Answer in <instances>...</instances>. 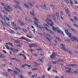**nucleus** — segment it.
<instances>
[{
  "mask_svg": "<svg viewBox=\"0 0 78 78\" xmlns=\"http://www.w3.org/2000/svg\"><path fill=\"white\" fill-rule=\"evenodd\" d=\"M8 44L9 45H10V46H11V45H12V44H11V43L10 42L8 43Z\"/></svg>",
  "mask_w": 78,
  "mask_h": 78,
  "instance_id": "a18cd8bd",
  "label": "nucleus"
},
{
  "mask_svg": "<svg viewBox=\"0 0 78 78\" xmlns=\"http://www.w3.org/2000/svg\"><path fill=\"white\" fill-rule=\"evenodd\" d=\"M15 69L16 70H17V71H18V72L19 71H20V70H19V69L17 68H15Z\"/></svg>",
  "mask_w": 78,
  "mask_h": 78,
  "instance_id": "4d7b16f0",
  "label": "nucleus"
},
{
  "mask_svg": "<svg viewBox=\"0 0 78 78\" xmlns=\"http://www.w3.org/2000/svg\"><path fill=\"white\" fill-rule=\"evenodd\" d=\"M32 71H34V70H37V69L36 68L33 69H32Z\"/></svg>",
  "mask_w": 78,
  "mask_h": 78,
  "instance_id": "603ef678",
  "label": "nucleus"
},
{
  "mask_svg": "<svg viewBox=\"0 0 78 78\" xmlns=\"http://www.w3.org/2000/svg\"><path fill=\"white\" fill-rule=\"evenodd\" d=\"M16 34H17V35H21V34L19 33V32H17L16 33Z\"/></svg>",
  "mask_w": 78,
  "mask_h": 78,
  "instance_id": "774afa93",
  "label": "nucleus"
},
{
  "mask_svg": "<svg viewBox=\"0 0 78 78\" xmlns=\"http://www.w3.org/2000/svg\"><path fill=\"white\" fill-rule=\"evenodd\" d=\"M36 45V44H30L29 47H30V48H31L32 47H35Z\"/></svg>",
  "mask_w": 78,
  "mask_h": 78,
  "instance_id": "9d476101",
  "label": "nucleus"
},
{
  "mask_svg": "<svg viewBox=\"0 0 78 78\" xmlns=\"http://www.w3.org/2000/svg\"><path fill=\"white\" fill-rule=\"evenodd\" d=\"M15 51H16V52H18V51H19V50L17 49H16L15 50Z\"/></svg>",
  "mask_w": 78,
  "mask_h": 78,
  "instance_id": "09e8293b",
  "label": "nucleus"
},
{
  "mask_svg": "<svg viewBox=\"0 0 78 78\" xmlns=\"http://www.w3.org/2000/svg\"><path fill=\"white\" fill-rule=\"evenodd\" d=\"M11 59L12 60H15V61H16V59L15 58H12Z\"/></svg>",
  "mask_w": 78,
  "mask_h": 78,
  "instance_id": "e2e57ef3",
  "label": "nucleus"
},
{
  "mask_svg": "<svg viewBox=\"0 0 78 78\" xmlns=\"http://www.w3.org/2000/svg\"><path fill=\"white\" fill-rule=\"evenodd\" d=\"M66 25H67V27H69V28H70V29H72V28L71 27H70V26L68 24H67V23H66Z\"/></svg>",
  "mask_w": 78,
  "mask_h": 78,
  "instance_id": "bb28decb",
  "label": "nucleus"
},
{
  "mask_svg": "<svg viewBox=\"0 0 78 78\" xmlns=\"http://www.w3.org/2000/svg\"><path fill=\"white\" fill-rule=\"evenodd\" d=\"M70 39L69 38H67V40H65V42H66L67 43L69 42H70Z\"/></svg>",
  "mask_w": 78,
  "mask_h": 78,
  "instance_id": "aec40b11",
  "label": "nucleus"
},
{
  "mask_svg": "<svg viewBox=\"0 0 78 78\" xmlns=\"http://www.w3.org/2000/svg\"><path fill=\"white\" fill-rule=\"evenodd\" d=\"M47 35V36H48V37H51V36H50V34H46Z\"/></svg>",
  "mask_w": 78,
  "mask_h": 78,
  "instance_id": "8fccbe9b",
  "label": "nucleus"
},
{
  "mask_svg": "<svg viewBox=\"0 0 78 78\" xmlns=\"http://www.w3.org/2000/svg\"><path fill=\"white\" fill-rule=\"evenodd\" d=\"M57 56V53L56 52H53L50 56V58L53 59H55Z\"/></svg>",
  "mask_w": 78,
  "mask_h": 78,
  "instance_id": "7ed1b4c3",
  "label": "nucleus"
},
{
  "mask_svg": "<svg viewBox=\"0 0 78 78\" xmlns=\"http://www.w3.org/2000/svg\"><path fill=\"white\" fill-rule=\"evenodd\" d=\"M25 41H27V42H29V41H30V40L28 39H27L26 38V40H25Z\"/></svg>",
  "mask_w": 78,
  "mask_h": 78,
  "instance_id": "0e129e2a",
  "label": "nucleus"
},
{
  "mask_svg": "<svg viewBox=\"0 0 78 78\" xmlns=\"http://www.w3.org/2000/svg\"><path fill=\"white\" fill-rule=\"evenodd\" d=\"M13 73L14 74V75H17L18 74V73H17V72L16 71H14L13 72Z\"/></svg>",
  "mask_w": 78,
  "mask_h": 78,
  "instance_id": "412c9836",
  "label": "nucleus"
},
{
  "mask_svg": "<svg viewBox=\"0 0 78 78\" xmlns=\"http://www.w3.org/2000/svg\"><path fill=\"white\" fill-rule=\"evenodd\" d=\"M68 36L71 38L72 37V34L68 33L67 34Z\"/></svg>",
  "mask_w": 78,
  "mask_h": 78,
  "instance_id": "dca6fc26",
  "label": "nucleus"
},
{
  "mask_svg": "<svg viewBox=\"0 0 78 78\" xmlns=\"http://www.w3.org/2000/svg\"><path fill=\"white\" fill-rule=\"evenodd\" d=\"M36 51H41L42 50V49H36Z\"/></svg>",
  "mask_w": 78,
  "mask_h": 78,
  "instance_id": "49530a36",
  "label": "nucleus"
},
{
  "mask_svg": "<svg viewBox=\"0 0 78 78\" xmlns=\"http://www.w3.org/2000/svg\"><path fill=\"white\" fill-rule=\"evenodd\" d=\"M70 67H73L74 66H76L77 67V65L76 64H70L69 65Z\"/></svg>",
  "mask_w": 78,
  "mask_h": 78,
  "instance_id": "9b49d317",
  "label": "nucleus"
},
{
  "mask_svg": "<svg viewBox=\"0 0 78 78\" xmlns=\"http://www.w3.org/2000/svg\"><path fill=\"white\" fill-rule=\"evenodd\" d=\"M11 24L12 25H13V26H14L15 27H16V24L14 23V22H11Z\"/></svg>",
  "mask_w": 78,
  "mask_h": 78,
  "instance_id": "c9c22d12",
  "label": "nucleus"
},
{
  "mask_svg": "<svg viewBox=\"0 0 78 78\" xmlns=\"http://www.w3.org/2000/svg\"><path fill=\"white\" fill-rule=\"evenodd\" d=\"M34 23L35 24L36 26L37 27V28H39L40 29H41V30H44V27L39 25H38V23H36V22L35 21H34Z\"/></svg>",
  "mask_w": 78,
  "mask_h": 78,
  "instance_id": "20e7f679",
  "label": "nucleus"
},
{
  "mask_svg": "<svg viewBox=\"0 0 78 78\" xmlns=\"http://www.w3.org/2000/svg\"><path fill=\"white\" fill-rule=\"evenodd\" d=\"M52 63H53V64H57V62L55 61L53 62V61H52Z\"/></svg>",
  "mask_w": 78,
  "mask_h": 78,
  "instance_id": "7c9ffc66",
  "label": "nucleus"
},
{
  "mask_svg": "<svg viewBox=\"0 0 78 78\" xmlns=\"http://www.w3.org/2000/svg\"><path fill=\"white\" fill-rule=\"evenodd\" d=\"M56 39H57V40H58V41H59L60 42H62L61 40V39H60L58 37H56Z\"/></svg>",
  "mask_w": 78,
  "mask_h": 78,
  "instance_id": "473e14b6",
  "label": "nucleus"
},
{
  "mask_svg": "<svg viewBox=\"0 0 78 78\" xmlns=\"http://www.w3.org/2000/svg\"><path fill=\"white\" fill-rule=\"evenodd\" d=\"M2 18V19L3 20H4V21H5V18H4V17L3 16L1 15L0 16Z\"/></svg>",
  "mask_w": 78,
  "mask_h": 78,
  "instance_id": "a211bd4d",
  "label": "nucleus"
},
{
  "mask_svg": "<svg viewBox=\"0 0 78 78\" xmlns=\"http://www.w3.org/2000/svg\"><path fill=\"white\" fill-rule=\"evenodd\" d=\"M65 32L66 34H67L68 33H69V31H68V30H65Z\"/></svg>",
  "mask_w": 78,
  "mask_h": 78,
  "instance_id": "e433bc0d",
  "label": "nucleus"
},
{
  "mask_svg": "<svg viewBox=\"0 0 78 78\" xmlns=\"http://www.w3.org/2000/svg\"><path fill=\"white\" fill-rule=\"evenodd\" d=\"M37 61H38V62H42V61L41 60V59H38Z\"/></svg>",
  "mask_w": 78,
  "mask_h": 78,
  "instance_id": "864d4df0",
  "label": "nucleus"
},
{
  "mask_svg": "<svg viewBox=\"0 0 78 78\" xmlns=\"http://www.w3.org/2000/svg\"><path fill=\"white\" fill-rule=\"evenodd\" d=\"M44 9H46V10L48 11V8H47V7L45 5L44 6Z\"/></svg>",
  "mask_w": 78,
  "mask_h": 78,
  "instance_id": "4be33fe9",
  "label": "nucleus"
},
{
  "mask_svg": "<svg viewBox=\"0 0 78 78\" xmlns=\"http://www.w3.org/2000/svg\"><path fill=\"white\" fill-rule=\"evenodd\" d=\"M50 6L51 7H55V5L51 4H50Z\"/></svg>",
  "mask_w": 78,
  "mask_h": 78,
  "instance_id": "5fc2aeb1",
  "label": "nucleus"
},
{
  "mask_svg": "<svg viewBox=\"0 0 78 78\" xmlns=\"http://www.w3.org/2000/svg\"><path fill=\"white\" fill-rule=\"evenodd\" d=\"M75 40L76 41V42H78V39H77V38H75Z\"/></svg>",
  "mask_w": 78,
  "mask_h": 78,
  "instance_id": "052dcab7",
  "label": "nucleus"
},
{
  "mask_svg": "<svg viewBox=\"0 0 78 78\" xmlns=\"http://www.w3.org/2000/svg\"><path fill=\"white\" fill-rule=\"evenodd\" d=\"M14 42L16 44H19V43L20 42V40H16L14 41Z\"/></svg>",
  "mask_w": 78,
  "mask_h": 78,
  "instance_id": "2eb2a0df",
  "label": "nucleus"
},
{
  "mask_svg": "<svg viewBox=\"0 0 78 78\" xmlns=\"http://www.w3.org/2000/svg\"><path fill=\"white\" fill-rule=\"evenodd\" d=\"M70 20L73 22H75V20H74L72 19H70Z\"/></svg>",
  "mask_w": 78,
  "mask_h": 78,
  "instance_id": "338daca9",
  "label": "nucleus"
},
{
  "mask_svg": "<svg viewBox=\"0 0 78 78\" xmlns=\"http://www.w3.org/2000/svg\"><path fill=\"white\" fill-rule=\"evenodd\" d=\"M4 6L5 7L4 8V9H5V11L9 12H10V11L9 10H10L11 11H12V9L11 7L9 6V5H6ZM7 8H8L9 10Z\"/></svg>",
  "mask_w": 78,
  "mask_h": 78,
  "instance_id": "f257e3e1",
  "label": "nucleus"
},
{
  "mask_svg": "<svg viewBox=\"0 0 78 78\" xmlns=\"http://www.w3.org/2000/svg\"><path fill=\"white\" fill-rule=\"evenodd\" d=\"M45 39H47L48 41H49V42H51V40H50V39L48 38V37H45Z\"/></svg>",
  "mask_w": 78,
  "mask_h": 78,
  "instance_id": "4c0bfd02",
  "label": "nucleus"
},
{
  "mask_svg": "<svg viewBox=\"0 0 78 78\" xmlns=\"http://www.w3.org/2000/svg\"><path fill=\"white\" fill-rule=\"evenodd\" d=\"M33 19L34 20H35V21H36V22H37V23H39V21L38 20H37V18H36L34 17H33Z\"/></svg>",
  "mask_w": 78,
  "mask_h": 78,
  "instance_id": "6e6552de",
  "label": "nucleus"
},
{
  "mask_svg": "<svg viewBox=\"0 0 78 78\" xmlns=\"http://www.w3.org/2000/svg\"><path fill=\"white\" fill-rule=\"evenodd\" d=\"M44 28L46 30L48 31L50 33H51V34L54 35V34H55L53 32H52V31H51V30H49V29H48V28H47L46 27L44 26Z\"/></svg>",
  "mask_w": 78,
  "mask_h": 78,
  "instance_id": "39448f33",
  "label": "nucleus"
},
{
  "mask_svg": "<svg viewBox=\"0 0 78 78\" xmlns=\"http://www.w3.org/2000/svg\"><path fill=\"white\" fill-rule=\"evenodd\" d=\"M18 75L19 77H20L21 78H23V76H22V74H18Z\"/></svg>",
  "mask_w": 78,
  "mask_h": 78,
  "instance_id": "b1692460",
  "label": "nucleus"
},
{
  "mask_svg": "<svg viewBox=\"0 0 78 78\" xmlns=\"http://www.w3.org/2000/svg\"><path fill=\"white\" fill-rule=\"evenodd\" d=\"M24 5L26 8H28V9H31V8H30V7H29L28 5L27 4H24Z\"/></svg>",
  "mask_w": 78,
  "mask_h": 78,
  "instance_id": "4468645a",
  "label": "nucleus"
},
{
  "mask_svg": "<svg viewBox=\"0 0 78 78\" xmlns=\"http://www.w3.org/2000/svg\"><path fill=\"white\" fill-rule=\"evenodd\" d=\"M27 38L24 37H22L21 38H20V39H22V40H26V38Z\"/></svg>",
  "mask_w": 78,
  "mask_h": 78,
  "instance_id": "f3484780",
  "label": "nucleus"
},
{
  "mask_svg": "<svg viewBox=\"0 0 78 78\" xmlns=\"http://www.w3.org/2000/svg\"><path fill=\"white\" fill-rule=\"evenodd\" d=\"M23 54H21V53H20V56H23Z\"/></svg>",
  "mask_w": 78,
  "mask_h": 78,
  "instance_id": "bf43d9fd",
  "label": "nucleus"
},
{
  "mask_svg": "<svg viewBox=\"0 0 78 78\" xmlns=\"http://www.w3.org/2000/svg\"><path fill=\"white\" fill-rule=\"evenodd\" d=\"M1 22L2 23L3 25V26H4V27H6V25L4 24V23H3V21L1 20Z\"/></svg>",
  "mask_w": 78,
  "mask_h": 78,
  "instance_id": "a878e982",
  "label": "nucleus"
},
{
  "mask_svg": "<svg viewBox=\"0 0 78 78\" xmlns=\"http://www.w3.org/2000/svg\"><path fill=\"white\" fill-rule=\"evenodd\" d=\"M39 35H40L41 37H43V36H44L43 34H42L41 33H39Z\"/></svg>",
  "mask_w": 78,
  "mask_h": 78,
  "instance_id": "a19ab883",
  "label": "nucleus"
},
{
  "mask_svg": "<svg viewBox=\"0 0 78 78\" xmlns=\"http://www.w3.org/2000/svg\"><path fill=\"white\" fill-rule=\"evenodd\" d=\"M76 38V37L74 36H73L72 37H71L70 38V39L72 41H74L75 39Z\"/></svg>",
  "mask_w": 78,
  "mask_h": 78,
  "instance_id": "1a4fd4ad",
  "label": "nucleus"
},
{
  "mask_svg": "<svg viewBox=\"0 0 78 78\" xmlns=\"http://www.w3.org/2000/svg\"><path fill=\"white\" fill-rule=\"evenodd\" d=\"M28 4L29 5H30L31 7H33V4H31V3H30L29 2H28Z\"/></svg>",
  "mask_w": 78,
  "mask_h": 78,
  "instance_id": "393cba45",
  "label": "nucleus"
},
{
  "mask_svg": "<svg viewBox=\"0 0 78 78\" xmlns=\"http://www.w3.org/2000/svg\"><path fill=\"white\" fill-rule=\"evenodd\" d=\"M17 47H21V44H18L17 45Z\"/></svg>",
  "mask_w": 78,
  "mask_h": 78,
  "instance_id": "37998d69",
  "label": "nucleus"
},
{
  "mask_svg": "<svg viewBox=\"0 0 78 78\" xmlns=\"http://www.w3.org/2000/svg\"><path fill=\"white\" fill-rule=\"evenodd\" d=\"M22 30L24 32H25V33H27V31L26 30L24 29H23Z\"/></svg>",
  "mask_w": 78,
  "mask_h": 78,
  "instance_id": "58836bf2",
  "label": "nucleus"
},
{
  "mask_svg": "<svg viewBox=\"0 0 78 78\" xmlns=\"http://www.w3.org/2000/svg\"><path fill=\"white\" fill-rule=\"evenodd\" d=\"M7 50H9V47H8V45H6L5 46Z\"/></svg>",
  "mask_w": 78,
  "mask_h": 78,
  "instance_id": "c03bdc74",
  "label": "nucleus"
},
{
  "mask_svg": "<svg viewBox=\"0 0 78 78\" xmlns=\"http://www.w3.org/2000/svg\"><path fill=\"white\" fill-rule=\"evenodd\" d=\"M52 29L54 31H56V28L53 26H52Z\"/></svg>",
  "mask_w": 78,
  "mask_h": 78,
  "instance_id": "2f4dec72",
  "label": "nucleus"
},
{
  "mask_svg": "<svg viewBox=\"0 0 78 78\" xmlns=\"http://www.w3.org/2000/svg\"><path fill=\"white\" fill-rule=\"evenodd\" d=\"M15 3H17V4H18V5H19V4H20L19 2L16 1H15Z\"/></svg>",
  "mask_w": 78,
  "mask_h": 78,
  "instance_id": "3c124183",
  "label": "nucleus"
},
{
  "mask_svg": "<svg viewBox=\"0 0 78 78\" xmlns=\"http://www.w3.org/2000/svg\"><path fill=\"white\" fill-rule=\"evenodd\" d=\"M67 14H69V11L68 10V9H67L66 10Z\"/></svg>",
  "mask_w": 78,
  "mask_h": 78,
  "instance_id": "79ce46f5",
  "label": "nucleus"
},
{
  "mask_svg": "<svg viewBox=\"0 0 78 78\" xmlns=\"http://www.w3.org/2000/svg\"><path fill=\"white\" fill-rule=\"evenodd\" d=\"M37 76V75H32L31 76V78H36Z\"/></svg>",
  "mask_w": 78,
  "mask_h": 78,
  "instance_id": "5701e85b",
  "label": "nucleus"
},
{
  "mask_svg": "<svg viewBox=\"0 0 78 78\" xmlns=\"http://www.w3.org/2000/svg\"><path fill=\"white\" fill-rule=\"evenodd\" d=\"M23 67H25V66H27L28 67H31V65H29L28 64H26V65H22Z\"/></svg>",
  "mask_w": 78,
  "mask_h": 78,
  "instance_id": "ddd939ff",
  "label": "nucleus"
},
{
  "mask_svg": "<svg viewBox=\"0 0 78 78\" xmlns=\"http://www.w3.org/2000/svg\"><path fill=\"white\" fill-rule=\"evenodd\" d=\"M8 72L9 73H11V75L12 76H15V75L13 73H12L13 71L11 69H8Z\"/></svg>",
  "mask_w": 78,
  "mask_h": 78,
  "instance_id": "423d86ee",
  "label": "nucleus"
},
{
  "mask_svg": "<svg viewBox=\"0 0 78 78\" xmlns=\"http://www.w3.org/2000/svg\"><path fill=\"white\" fill-rule=\"evenodd\" d=\"M71 30H72L73 32L74 33H76V31H75L74 29H71Z\"/></svg>",
  "mask_w": 78,
  "mask_h": 78,
  "instance_id": "72a5a7b5",
  "label": "nucleus"
},
{
  "mask_svg": "<svg viewBox=\"0 0 78 78\" xmlns=\"http://www.w3.org/2000/svg\"><path fill=\"white\" fill-rule=\"evenodd\" d=\"M68 52L69 53V54H70V55H72V52H71L70 51H68Z\"/></svg>",
  "mask_w": 78,
  "mask_h": 78,
  "instance_id": "13d9d810",
  "label": "nucleus"
},
{
  "mask_svg": "<svg viewBox=\"0 0 78 78\" xmlns=\"http://www.w3.org/2000/svg\"><path fill=\"white\" fill-rule=\"evenodd\" d=\"M51 69V67H49L48 69V71H50V70Z\"/></svg>",
  "mask_w": 78,
  "mask_h": 78,
  "instance_id": "69168bd1",
  "label": "nucleus"
},
{
  "mask_svg": "<svg viewBox=\"0 0 78 78\" xmlns=\"http://www.w3.org/2000/svg\"><path fill=\"white\" fill-rule=\"evenodd\" d=\"M64 1L67 3V4L69 3V1L68 0H64Z\"/></svg>",
  "mask_w": 78,
  "mask_h": 78,
  "instance_id": "cd10ccee",
  "label": "nucleus"
},
{
  "mask_svg": "<svg viewBox=\"0 0 78 78\" xmlns=\"http://www.w3.org/2000/svg\"><path fill=\"white\" fill-rule=\"evenodd\" d=\"M46 21L47 22V23L48 25H50L51 27H53L54 25V23H53L51 20L49 18H47V19L46 20Z\"/></svg>",
  "mask_w": 78,
  "mask_h": 78,
  "instance_id": "f03ea898",
  "label": "nucleus"
},
{
  "mask_svg": "<svg viewBox=\"0 0 78 78\" xmlns=\"http://www.w3.org/2000/svg\"><path fill=\"white\" fill-rule=\"evenodd\" d=\"M70 2L71 5H73V2L72 0H70Z\"/></svg>",
  "mask_w": 78,
  "mask_h": 78,
  "instance_id": "ea45409f",
  "label": "nucleus"
},
{
  "mask_svg": "<svg viewBox=\"0 0 78 78\" xmlns=\"http://www.w3.org/2000/svg\"><path fill=\"white\" fill-rule=\"evenodd\" d=\"M20 24L21 25V26H24V25H25V23H22V22H20Z\"/></svg>",
  "mask_w": 78,
  "mask_h": 78,
  "instance_id": "6ab92c4d",
  "label": "nucleus"
},
{
  "mask_svg": "<svg viewBox=\"0 0 78 78\" xmlns=\"http://www.w3.org/2000/svg\"><path fill=\"white\" fill-rule=\"evenodd\" d=\"M74 27H78V25L76 24H74Z\"/></svg>",
  "mask_w": 78,
  "mask_h": 78,
  "instance_id": "6e6d98bb",
  "label": "nucleus"
},
{
  "mask_svg": "<svg viewBox=\"0 0 78 78\" xmlns=\"http://www.w3.org/2000/svg\"><path fill=\"white\" fill-rule=\"evenodd\" d=\"M56 16L58 18L59 17V14H58V13H56Z\"/></svg>",
  "mask_w": 78,
  "mask_h": 78,
  "instance_id": "de8ad7c7",
  "label": "nucleus"
},
{
  "mask_svg": "<svg viewBox=\"0 0 78 78\" xmlns=\"http://www.w3.org/2000/svg\"><path fill=\"white\" fill-rule=\"evenodd\" d=\"M26 36H27V37H29V38H30L31 39H32V38H33V37H31L30 36L28 35V34H27L26 35Z\"/></svg>",
  "mask_w": 78,
  "mask_h": 78,
  "instance_id": "f704fd0d",
  "label": "nucleus"
},
{
  "mask_svg": "<svg viewBox=\"0 0 78 78\" xmlns=\"http://www.w3.org/2000/svg\"><path fill=\"white\" fill-rule=\"evenodd\" d=\"M0 58H5V56L3 55H0Z\"/></svg>",
  "mask_w": 78,
  "mask_h": 78,
  "instance_id": "c85d7f7f",
  "label": "nucleus"
},
{
  "mask_svg": "<svg viewBox=\"0 0 78 78\" xmlns=\"http://www.w3.org/2000/svg\"><path fill=\"white\" fill-rule=\"evenodd\" d=\"M30 15H32L33 16H34L35 15H34V13H33L32 12H30Z\"/></svg>",
  "mask_w": 78,
  "mask_h": 78,
  "instance_id": "c756f323",
  "label": "nucleus"
},
{
  "mask_svg": "<svg viewBox=\"0 0 78 78\" xmlns=\"http://www.w3.org/2000/svg\"><path fill=\"white\" fill-rule=\"evenodd\" d=\"M4 16L5 18L8 21H9V20H10V19H9V18L7 17L5 15H4Z\"/></svg>",
  "mask_w": 78,
  "mask_h": 78,
  "instance_id": "f8f14e48",
  "label": "nucleus"
},
{
  "mask_svg": "<svg viewBox=\"0 0 78 78\" xmlns=\"http://www.w3.org/2000/svg\"><path fill=\"white\" fill-rule=\"evenodd\" d=\"M56 30L58 33H61L62 32L61 30H59V28L58 27L56 28Z\"/></svg>",
  "mask_w": 78,
  "mask_h": 78,
  "instance_id": "0eeeda50",
  "label": "nucleus"
},
{
  "mask_svg": "<svg viewBox=\"0 0 78 78\" xmlns=\"http://www.w3.org/2000/svg\"><path fill=\"white\" fill-rule=\"evenodd\" d=\"M61 45L62 46V47H63V48H65V46L63 44H61Z\"/></svg>",
  "mask_w": 78,
  "mask_h": 78,
  "instance_id": "680f3d73",
  "label": "nucleus"
}]
</instances>
